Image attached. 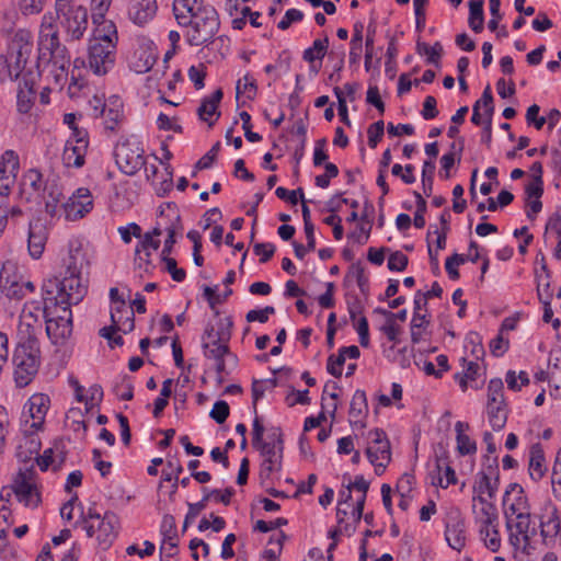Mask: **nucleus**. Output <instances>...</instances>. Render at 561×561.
<instances>
[{
  "instance_id": "obj_1",
  "label": "nucleus",
  "mask_w": 561,
  "mask_h": 561,
  "mask_svg": "<svg viewBox=\"0 0 561 561\" xmlns=\"http://www.w3.org/2000/svg\"><path fill=\"white\" fill-rule=\"evenodd\" d=\"M87 294L80 271L70 262L62 278L46 279L42 286L43 313L46 334L55 345H62L72 333V312L70 307L78 305Z\"/></svg>"
},
{
  "instance_id": "obj_2",
  "label": "nucleus",
  "mask_w": 561,
  "mask_h": 561,
  "mask_svg": "<svg viewBox=\"0 0 561 561\" xmlns=\"http://www.w3.org/2000/svg\"><path fill=\"white\" fill-rule=\"evenodd\" d=\"M12 362L16 386L26 387L36 376L41 364L39 342L30 324L25 331H20Z\"/></svg>"
},
{
  "instance_id": "obj_3",
  "label": "nucleus",
  "mask_w": 561,
  "mask_h": 561,
  "mask_svg": "<svg viewBox=\"0 0 561 561\" xmlns=\"http://www.w3.org/2000/svg\"><path fill=\"white\" fill-rule=\"evenodd\" d=\"M103 34L96 30V34L90 41L88 62L90 69L98 76H103L114 66L115 41L117 31L112 21H103Z\"/></svg>"
},
{
  "instance_id": "obj_4",
  "label": "nucleus",
  "mask_w": 561,
  "mask_h": 561,
  "mask_svg": "<svg viewBox=\"0 0 561 561\" xmlns=\"http://www.w3.org/2000/svg\"><path fill=\"white\" fill-rule=\"evenodd\" d=\"M178 23L188 27L185 37L191 46L211 43L220 27L219 15L211 5L199 9L193 15H178Z\"/></svg>"
},
{
  "instance_id": "obj_5",
  "label": "nucleus",
  "mask_w": 561,
  "mask_h": 561,
  "mask_svg": "<svg viewBox=\"0 0 561 561\" xmlns=\"http://www.w3.org/2000/svg\"><path fill=\"white\" fill-rule=\"evenodd\" d=\"M53 20L51 16L48 18ZM47 16H44V21L41 28L39 35V51L38 60L45 56L44 50L48 51L49 60L54 68L59 70L61 73H66L70 66V56L68 49L64 46L58 36V31L55 30L51 21L46 22Z\"/></svg>"
},
{
  "instance_id": "obj_6",
  "label": "nucleus",
  "mask_w": 561,
  "mask_h": 561,
  "mask_svg": "<svg viewBox=\"0 0 561 561\" xmlns=\"http://www.w3.org/2000/svg\"><path fill=\"white\" fill-rule=\"evenodd\" d=\"M55 11L71 39H80L88 28V11L76 0H55Z\"/></svg>"
},
{
  "instance_id": "obj_7",
  "label": "nucleus",
  "mask_w": 561,
  "mask_h": 561,
  "mask_svg": "<svg viewBox=\"0 0 561 561\" xmlns=\"http://www.w3.org/2000/svg\"><path fill=\"white\" fill-rule=\"evenodd\" d=\"M114 154L118 169L126 175H135L146 163L144 149L129 140L117 145Z\"/></svg>"
},
{
  "instance_id": "obj_8",
  "label": "nucleus",
  "mask_w": 561,
  "mask_h": 561,
  "mask_svg": "<svg viewBox=\"0 0 561 561\" xmlns=\"http://www.w3.org/2000/svg\"><path fill=\"white\" fill-rule=\"evenodd\" d=\"M34 474L33 469L19 472L13 485V491L19 502L31 507H36L41 503V493L33 480Z\"/></svg>"
},
{
  "instance_id": "obj_9",
  "label": "nucleus",
  "mask_w": 561,
  "mask_h": 561,
  "mask_svg": "<svg viewBox=\"0 0 561 561\" xmlns=\"http://www.w3.org/2000/svg\"><path fill=\"white\" fill-rule=\"evenodd\" d=\"M478 486L474 490L479 495L484 492L490 499L495 496L500 484L499 459L496 456H485V468L478 473Z\"/></svg>"
},
{
  "instance_id": "obj_10",
  "label": "nucleus",
  "mask_w": 561,
  "mask_h": 561,
  "mask_svg": "<svg viewBox=\"0 0 561 561\" xmlns=\"http://www.w3.org/2000/svg\"><path fill=\"white\" fill-rule=\"evenodd\" d=\"M61 207L66 213L67 219L76 220L82 218L93 207L91 192L85 187L78 188L67 202L61 204Z\"/></svg>"
},
{
  "instance_id": "obj_11",
  "label": "nucleus",
  "mask_w": 561,
  "mask_h": 561,
  "mask_svg": "<svg viewBox=\"0 0 561 561\" xmlns=\"http://www.w3.org/2000/svg\"><path fill=\"white\" fill-rule=\"evenodd\" d=\"M368 435L371 443L366 448V455L370 463H376V461L390 462L391 447L386 433L382 430L375 428L374 431H370Z\"/></svg>"
},
{
  "instance_id": "obj_12",
  "label": "nucleus",
  "mask_w": 561,
  "mask_h": 561,
  "mask_svg": "<svg viewBox=\"0 0 561 561\" xmlns=\"http://www.w3.org/2000/svg\"><path fill=\"white\" fill-rule=\"evenodd\" d=\"M284 451V438L283 433L277 434L275 442H272L266 449H263L260 454L264 457L261 465V477L270 478L271 473L282 468V459Z\"/></svg>"
},
{
  "instance_id": "obj_13",
  "label": "nucleus",
  "mask_w": 561,
  "mask_h": 561,
  "mask_svg": "<svg viewBox=\"0 0 561 561\" xmlns=\"http://www.w3.org/2000/svg\"><path fill=\"white\" fill-rule=\"evenodd\" d=\"M503 506L505 507V515L508 519L507 525L510 526V516L520 515V512L529 510L527 496L524 489L517 483H511L503 496Z\"/></svg>"
},
{
  "instance_id": "obj_14",
  "label": "nucleus",
  "mask_w": 561,
  "mask_h": 561,
  "mask_svg": "<svg viewBox=\"0 0 561 561\" xmlns=\"http://www.w3.org/2000/svg\"><path fill=\"white\" fill-rule=\"evenodd\" d=\"M445 538L450 548L461 551L466 546L465 519L457 512L450 514L446 522Z\"/></svg>"
},
{
  "instance_id": "obj_15",
  "label": "nucleus",
  "mask_w": 561,
  "mask_h": 561,
  "mask_svg": "<svg viewBox=\"0 0 561 561\" xmlns=\"http://www.w3.org/2000/svg\"><path fill=\"white\" fill-rule=\"evenodd\" d=\"M48 238L46 224L42 219L32 220L28 225L27 249L33 259H39L45 250Z\"/></svg>"
},
{
  "instance_id": "obj_16",
  "label": "nucleus",
  "mask_w": 561,
  "mask_h": 561,
  "mask_svg": "<svg viewBox=\"0 0 561 561\" xmlns=\"http://www.w3.org/2000/svg\"><path fill=\"white\" fill-rule=\"evenodd\" d=\"M50 183L49 180H43V174L37 169H30L22 176L21 190L23 194H26L27 201L38 199Z\"/></svg>"
},
{
  "instance_id": "obj_17",
  "label": "nucleus",
  "mask_w": 561,
  "mask_h": 561,
  "mask_svg": "<svg viewBox=\"0 0 561 561\" xmlns=\"http://www.w3.org/2000/svg\"><path fill=\"white\" fill-rule=\"evenodd\" d=\"M217 318L215 323L208 322L205 327L202 340H213L217 342H229L232 334L231 317L219 318V311L215 310Z\"/></svg>"
},
{
  "instance_id": "obj_18",
  "label": "nucleus",
  "mask_w": 561,
  "mask_h": 561,
  "mask_svg": "<svg viewBox=\"0 0 561 561\" xmlns=\"http://www.w3.org/2000/svg\"><path fill=\"white\" fill-rule=\"evenodd\" d=\"M157 9L156 0H130L128 16L133 23L142 26L153 19Z\"/></svg>"
},
{
  "instance_id": "obj_19",
  "label": "nucleus",
  "mask_w": 561,
  "mask_h": 561,
  "mask_svg": "<svg viewBox=\"0 0 561 561\" xmlns=\"http://www.w3.org/2000/svg\"><path fill=\"white\" fill-rule=\"evenodd\" d=\"M49 402V397L44 393H35L28 399V413L33 420L31 428L38 431L43 427Z\"/></svg>"
},
{
  "instance_id": "obj_20",
  "label": "nucleus",
  "mask_w": 561,
  "mask_h": 561,
  "mask_svg": "<svg viewBox=\"0 0 561 561\" xmlns=\"http://www.w3.org/2000/svg\"><path fill=\"white\" fill-rule=\"evenodd\" d=\"M427 307V299L421 290H417L414 298V316L411 322V340L414 344L422 340V335L416 331V327H427L430 321L426 314H421V310Z\"/></svg>"
},
{
  "instance_id": "obj_21",
  "label": "nucleus",
  "mask_w": 561,
  "mask_h": 561,
  "mask_svg": "<svg viewBox=\"0 0 561 561\" xmlns=\"http://www.w3.org/2000/svg\"><path fill=\"white\" fill-rule=\"evenodd\" d=\"M118 518L112 512H106L98 524V540L110 546L117 535Z\"/></svg>"
},
{
  "instance_id": "obj_22",
  "label": "nucleus",
  "mask_w": 561,
  "mask_h": 561,
  "mask_svg": "<svg viewBox=\"0 0 561 561\" xmlns=\"http://www.w3.org/2000/svg\"><path fill=\"white\" fill-rule=\"evenodd\" d=\"M528 470L531 479L535 481L542 479L547 472L545 453L539 443L530 447Z\"/></svg>"
},
{
  "instance_id": "obj_23",
  "label": "nucleus",
  "mask_w": 561,
  "mask_h": 561,
  "mask_svg": "<svg viewBox=\"0 0 561 561\" xmlns=\"http://www.w3.org/2000/svg\"><path fill=\"white\" fill-rule=\"evenodd\" d=\"M222 90L217 89L210 96H206L202 100L201 106L197 110V115L199 119L203 122H207L209 127H213L215 122L209 121L207 116H211L214 114H217V117L220 116V113L217 112V108L222 100Z\"/></svg>"
},
{
  "instance_id": "obj_24",
  "label": "nucleus",
  "mask_w": 561,
  "mask_h": 561,
  "mask_svg": "<svg viewBox=\"0 0 561 561\" xmlns=\"http://www.w3.org/2000/svg\"><path fill=\"white\" fill-rule=\"evenodd\" d=\"M202 347L204 356L209 359H220V357L234 358V364L238 363L236 354L231 353L229 342H217L213 340H202Z\"/></svg>"
},
{
  "instance_id": "obj_25",
  "label": "nucleus",
  "mask_w": 561,
  "mask_h": 561,
  "mask_svg": "<svg viewBox=\"0 0 561 561\" xmlns=\"http://www.w3.org/2000/svg\"><path fill=\"white\" fill-rule=\"evenodd\" d=\"M85 152L84 144L75 145L71 139L68 140L62 152L64 164L68 168H81L84 164Z\"/></svg>"
},
{
  "instance_id": "obj_26",
  "label": "nucleus",
  "mask_w": 561,
  "mask_h": 561,
  "mask_svg": "<svg viewBox=\"0 0 561 561\" xmlns=\"http://www.w3.org/2000/svg\"><path fill=\"white\" fill-rule=\"evenodd\" d=\"M45 204V211L50 217L57 214L58 206L62 199V192L56 181L47 185L46 192L38 198Z\"/></svg>"
},
{
  "instance_id": "obj_27",
  "label": "nucleus",
  "mask_w": 561,
  "mask_h": 561,
  "mask_svg": "<svg viewBox=\"0 0 561 561\" xmlns=\"http://www.w3.org/2000/svg\"><path fill=\"white\" fill-rule=\"evenodd\" d=\"M469 428V424L461 421H458L455 424V431L457 434V451L461 456L471 455L477 451L476 442H473L467 434H465V431H468Z\"/></svg>"
},
{
  "instance_id": "obj_28",
  "label": "nucleus",
  "mask_w": 561,
  "mask_h": 561,
  "mask_svg": "<svg viewBox=\"0 0 561 561\" xmlns=\"http://www.w3.org/2000/svg\"><path fill=\"white\" fill-rule=\"evenodd\" d=\"M119 320L115 319V313L112 314V324L110 327H104L99 331V334L106 339L108 342L112 341V336L116 332H123L124 334H127L131 332L135 328V314L134 312H129L124 321V325H118Z\"/></svg>"
},
{
  "instance_id": "obj_29",
  "label": "nucleus",
  "mask_w": 561,
  "mask_h": 561,
  "mask_svg": "<svg viewBox=\"0 0 561 561\" xmlns=\"http://www.w3.org/2000/svg\"><path fill=\"white\" fill-rule=\"evenodd\" d=\"M105 128L108 130H116L117 125L123 121V104L118 96H111L108 99V107L105 111Z\"/></svg>"
},
{
  "instance_id": "obj_30",
  "label": "nucleus",
  "mask_w": 561,
  "mask_h": 561,
  "mask_svg": "<svg viewBox=\"0 0 561 561\" xmlns=\"http://www.w3.org/2000/svg\"><path fill=\"white\" fill-rule=\"evenodd\" d=\"M540 529L543 541L553 539L561 531V520L554 507L546 517H541Z\"/></svg>"
},
{
  "instance_id": "obj_31",
  "label": "nucleus",
  "mask_w": 561,
  "mask_h": 561,
  "mask_svg": "<svg viewBox=\"0 0 561 561\" xmlns=\"http://www.w3.org/2000/svg\"><path fill=\"white\" fill-rule=\"evenodd\" d=\"M483 0L469 1V19L468 23L474 33H481L484 24Z\"/></svg>"
},
{
  "instance_id": "obj_32",
  "label": "nucleus",
  "mask_w": 561,
  "mask_h": 561,
  "mask_svg": "<svg viewBox=\"0 0 561 561\" xmlns=\"http://www.w3.org/2000/svg\"><path fill=\"white\" fill-rule=\"evenodd\" d=\"M41 450V440L33 433L25 435L18 447V457L23 461L31 459L33 455L37 456Z\"/></svg>"
},
{
  "instance_id": "obj_33",
  "label": "nucleus",
  "mask_w": 561,
  "mask_h": 561,
  "mask_svg": "<svg viewBox=\"0 0 561 561\" xmlns=\"http://www.w3.org/2000/svg\"><path fill=\"white\" fill-rule=\"evenodd\" d=\"M368 409L367 397L365 391L356 390L353 394L351 407H350V417L351 422H358L360 416L366 415Z\"/></svg>"
},
{
  "instance_id": "obj_34",
  "label": "nucleus",
  "mask_w": 561,
  "mask_h": 561,
  "mask_svg": "<svg viewBox=\"0 0 561 561\" xmlns=\"http://www.w3.org/2000/svg\"><path fill=\"white\" fill-rule=\"evenodd\" d=\"M20 167L19 157L13 150H7L0 160V179L15 175Z\"/></svg>"
},
{
  "instance_id": "obj_35",
  "label": "nucleus",
  "mask_w": 561,
  "mask_h": 561,
  "mask_svg": "<svg viewBox=\"0 0 561 561\" xmlns=\"http://www.w3.org/2000/svg\"><path fill=\"white\" fill-rule=\"evenodd\" d=\"M480 536L488 549L492 552L499 551L501 538L495 524L480 526Z\"/></svg>"
},
{
  "instance_id": "obj_36",
  "label": "nucleus",
  "mask_w": 561,
  "mask_h": 561,
  "mask_svg": "<svg viewBox=\"0 0 561 561\" xmlns=\"http://www.w3.org/2000/svg\"><path fill=\"white\" fill-rule=\"evenodd\" d=\"M329 37L325 35L323 39H316L311 47L304 51V60L312 64L316 59H322L328 51Z\"/></svg>"
},
{
  "instance_id": "obj_37",
  "label": "nucleus",
  "mask_w": 561,
  "mask_h": 561,
  "mask_svg": "<svg viewBox=\"0 0 561 561\" xmlns=\"http://www.w3.org/2000/svg\"><path fill=\"white\" fill-rule=\"evenodd\" d=\"M503 407L500 404L486 405L489 422L494 431L502 430L506 424L507 415Z\"/></svg>"
},
{
  "instance_id": "obj_38",
  "label": "nucleus",
  "mask_w": 561,
  "mask_h": 561,
  "mask_svg": "<svg viewBox=\"0 0 561 561\" xmlns=\"http://www.w3.org/2000/svg\"><path fill=\"white\" fill-rule=\"evenodd\" d=\"M205 7L206 5L202 4V0H174L173 12L178 20V15H193L196 11Z\"/></svg>"
},
{
  "instance_id": "obj_39",
  "label": "nucleus",
  "mask_w": 561,
  "mask_h": 561,
  "mask_svg": "<svg viewBox=\"0 0 561 561\" xmlns=\"http://www.w3.org/2000/svg\"><path fill=\"white\" fill-rule=\"evenodd\" d=\"M503 390L504 385L502 379H491L488 386V404L505 405Z\"/></svg>"
},
{
  "instance_id": "obj_40",
  "label": "nucleus",
  "mask_w": 561,
  "mask_h": 561,
  "mask_svg": "<svg viewBox=\"0 0 561 561\" xmlns=\"http://www.w3.org/2000/svg\"><path fill=\"white\" fill-rule=\"evenodd\" d=\"M552 494L561 501V447L558 449L551 472Z\"/></svg>"
},
{
  "instance_id": "obj_41",
  "label": "nucleus",
  "mask_w": 561,
  "mask_h": 561,
  "mask_svg": "<svg viewBox=\"0 0 561 561\" xmlns=\"http://www.w3.org/2000/svg\"><path fill=\"white\" fill-rule=\"evenodd\" d=\"M257 85L255 80L250 75H244L243 78L239 79L236 84L237 99L241 93H248L247 98L253 100L256 95Z\"/></svg>"
},
{
  "instance_id": "obj_42",
  "label": "nucleus",
  "mask_w": 561,
  "mask_h": 561,
  "mask_svg": "<svg viewBox=\"0 0 561 561\" xmlns=\"http://www.w3.org/2000/svg\"><path fill=\"white\" fill-rule=\"evenodd\" d=\"M473 500H478L481 507V526L495 524L497 519V513L495 506L488 502L482 495H478L473 497Z\"/></svg>"
},
{
  "instance_id": "obj_43",
  "label": "nucleus",
  "mask_w": 561,
  "mask_h": 561,
  "mask_svg": "<svg viewBox=\"0 0 561 561\" xmlns=\"http://www.w3.org/2000/svg\"><path fill=\"white\" fill-rule=\"evenodd\" d=\"M363 43V24L356 23L354 25V34L351 41L350 60L351 62H357L360 57Z\"/></svg>"
},
{
  "instance_id": "obj_44",
  "label": "nucleus",
  "mask_w": 561,
  "mask_h": 561,
  "mask_svg": "<svg viewBox=\"0 0 561 561\" xmlns=\"http://www.w3.org/2000/svg\"><path fill=\"white\" fill-rule=\"evenodd\" d=\"M7 284L8 278H4L3 275H0V289L8 298L20 300L25 296L23 286L19 283L18 279L13 283V285L10 284L7 286Z\"/></svg>"
},
{
  "instance_id": "obj_45",
  "label": "nucleus",
  "mask_w": 561,
  "mask_h": 561,
  "mask_svg": "<svg viewBox=\"0 0 561 561\" xmlns=\"http://www.w3.org/2000/svg\"><path fill=\"white\" fill-rule=\"evenodd\" d=\"M39 76L38 71H35L34 69L27 70L25 73H21L20 78L21 82L19 85V90L23 89L27 96H35V83L36 78Z\"/></svg>"
},
{
  "instance_id": "obj_46",
  "label": "nucleus",
  "mask_w": 561,
  "mask_h": 561,
  "mask_svg": "<svg viewBox=\"0 0 561 561\" xmlns=\"http://www.w3.org/2000/svg\"><path fill=\"white\" fill-rule=\"evenodd\" d=\"M435 163L432 160L425 161L422 170V183L424 194L430 196L433 190Z\"/></svg>"
},
{
  "instance_id": "obj_47",
  "label": "nucleus",
  "mask_w": 561,
  "mask_h": 561,
  "mask_svg": "<svg viewBox=\"0 0 561 561\" xmlns=\"http://www.w3.org/2000/svg\"><path fill=\"white\" fill-rule=\"evenodd\" d=\"M209 494H205L204 497L197 503H188V512L184 518L183 531L186 530L188 525L198 516V514L206 507Z\"/></svg>"
},
{
  "instance_id": "obj_48",
  "label": "nucleus",
  "mask_w": 561,
  "mask_h": 561,
  "mask_svg": "<svg viewBox=\"0 0 561 561\" xmlns=\"http://www.w3.org/2000/svg\"><path fill=\"white\" fill-rule=\"evenodd\" d=\"M47 0H19L18 5L24 15L37 14L43 11Z\"/></svg>"
},
{
  "instance_id": "obj_49",
  "label": "nucleus",
  "mask_w": 561,
  "mask_h": 561,
  "mask_svg": "<svg viewBox=\"0 0 561 561\" xmlns=\"http://www.w3.org/2000/svg\"><path fill=\"white\" fill-rule=\"evenodd\" d=\"M10 432V417L4 407L0 405V455L3 453Z\"/></svg>"
},
{
  "instance_id": "obj_50",
  "label": "nucleus",
  "mask_w": 561,
  "mask_h": 561,
  "mask_svg": "<svg viewBox=\"0 0 561 561\" xmlns=\"http://www.w3.org/2000/svg\"><path fill=\"white\" fill-rule=\"evenodd\" d=\"M517 519L515 525L516 530L519 535H523L526 542L530 539V510L520 513V515H514Z\"/></svg>"
},
{
  "instance_id": "obj_51",
  "label": "nucleus",
  "mask_w": 561,
  "mask_h": 561,
  "mask_svg": "<svg viewBox=\"0 0 561 561\" xmlns=\"http://www.w3.org/2000/svg\"><path fill=\"white\" fill-rule=\"evenodd\" d=\"M385 133V123L383 121H378L371 124L368 127V146L374 149L377 147L378 142L381 140Z\"/></svg>"
},
{
  "instance_id": "obj_52",
  "label": "nucleus",
  "mask_w": 561,
  "mask_h": 561,
  "mask_svg": "<svg viewBox=\"0 0 561 561\" xmlns=\"http://www.w3.org/2000/svg\"><path fill=\"white\" fill-rule=\"evenodd\" d=\"M229 413V404L226 401L219 400L215 402L209 415L218 424H222L228 419Z\"/></svg>"
},
{
  "instance_id": "obj_53",
  "label": "nucleus",
  "mask_w": 561,
  "mask_h": 561,
  "mask_svg": "<svg viewBox=\"0 0 561 561\" xmlns=\"http://www.w3.org/2000/svg\"><path fill=\"white\" fill-rule=\"evenodd\" d=\"M187 75L197 90L204 88V80L206 77V67L204 64H199L198 66H191Z\"/></svg>"
},
{
  "instance_id": "obj_54",
  "label": "nucleus",
  "mask_w": 561,
  "mask_h": 561,
  "mask_svg": "<svg viewBox=\"0 0 561 561\" xmlns=\"http://www.w3.org/2000/svg\"><path fill=\"white\" fill-rule=\"evenodd\" d=\"M408 263V256L400 251H396L391 253L388 259V268L390 271L402 272L407 268Z\"/></svg>"
},
{
  "instance_id": "obj_55",
  "label": "nucleus",
  "mask_w": 561,
  "mask_h": 561,
  "mask_svg": "<svg viewBox=\"0 0 561 561\" xmlns=\"http://www.w3.org/2000/svg\"><path fill=\"white\" fill-rule=\"evenodd\" d=\"M376 32V27L373 24L368 25L367 36L365 42L366 54H365V69L369 71L370 64L374 55V35Z\"/></svg>"
},
{
  "instance_id": "obj_56",
  "label": "nucleus",
  "mask_w": 561,
  "mask_h": 561,
  "mask_svg": "<svg viewBox=\"0 0 561 561\" xmlns=\"http://www.w3.org/2000/svg\"><path fill=\"white\" fill-rule=\"evenodd\" d=\"M344 363L345 357L340 352L337 356H334L333 354L330 355L327 364L328 373L335 378H340L342 376V366Z\"/></svg>"
},
{
  "instance_id": "obj_57",
  "label": "nucleus",
  "mask_w": 561,
  "mask_h": 561,
  "mask_svg": "<svg viewBox=\"0 0 561 561\" xmlns=\"http://www.w3.org/2000/svg\"><path fill=\"white\" fill-rule=\"evenodd\" d=\"M333 92L337 99V112H339V116L341 117V121L350 126L351 125V122H350V118H348V113H347V104H346V100L344 98V93H343V90L339 87H335L333 89Z\"/></svg>"
},
{
  "instance_id": "obj_58",
  "label": "nucleus",
  "mask_w": 561,
  "mask_h": 561,
  "mask_svg": "<svg viewBox=\"0 0 561 561\" xmlns=\"http://www.w3.org/2000/svg\"><path fill=\"white\" fill-rule=\"evenodd\" d=\"M220 150V142L217 141L210 150L204 154L196 163L195 168L198 170L208 169L215 162L217 154Z\"/></svg>"
},
{
  "instance_id": "obj_59",
  "label": "nucleus",
  "mask_w": 561,
  "mask_h": 561,
  "mask_svg": "<svg viewBox=\"0 0 561 561\" xmlns=\"http://www.w3.org/2000/svg\"><path fill=\"white\" fill-rule=\"evenodd\" d=\"M304 19V13L297 9H289L286 11L284 18L278 22L277 27L282 31L287 30L291 23L300 22Z\"/></svg>"
},
{
  "instance_id": "obj_60",
  "label": "nucleus",
  "mask_w": 561,
  "mask_h": 561,
  "mask_svg": "<svg viewBox=\"0 0 561 561\" xmlns=\"http://www.w3.org/2000/svg\"><path fill=\"white\" fill-rule=\"evenodd\" d=\"M549 369L552 379H561V350L550 352Z\"/></svg>"
},
{
  "instance_id": "obj_61",
  "label": "nucleus",
  "mask_w": 561,
  "mask_h": 561,
  "mask_svg": "<svg viewBox=\"0 0 561 561\" xmlns=\"http://www.w3.org/2000/svg\"><path fill=\"white\" fill-rule=\"evenodd\" d=\"M167 178L163 179L156 187V194L163 197L169 194L173 188V171L170 164L165 167Z\"/></svg>"
},
{
  "instance_id": "obj_62",
  "label": "nucleus",
  "mask_w": 561,
  "mask_h": 561,
  "mask_svg": "<svg viewBox=\"0 0 561 561\" xmlns=\"http://www.w3.org/2000/svg\"><path fill=\"white\" fill-rule=\"evenodd\" d=\"M437 101L434 96L428 95L425 98L423 103L422 116L424 119L430 121L435 118L438 115V110L436 107Z\"/></svg>"
},
{
  "instance_id": "obj_63",
  "label": "nucleus",
  "mask_w": 561,
  "mask_h": 561,
  "mask_svg": "<svg viewBox=\"0 0 561 561\" xmlns=\"http://www.w3.org/2000/svg\"><path fill=\"white\" fill-rule=\"evenodd\" d=\"M367 103L374 105L380 114L385 112V103L380 99L379 90L377 85H370L367 90L366 96Z\"/></svg>"
},
{
  "instance_id": "obj_64",
  "label": "nucleus",
  "mask_w": 561,
  "mask_h": 561,
  "mask_svg": "<svg viewBox=\"0 0 561 561\" xmlns=\"http://www.w3.org/2000/svg\"><path fill=\"white\" fill-rule=\"evenodd\" d=\"M161 528L164 538H168L169 540L176 538L175 519L172 515L167 514L163 516Z\"/></svg>"
}]
</instances>
